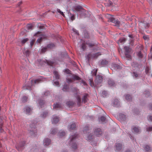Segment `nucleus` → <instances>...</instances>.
<instances>
[{
  "label": "nucleus",
  "mask_w": 152,
  "mask_h": 152,
  "mask_svg": "<svg viewBox=\"0 0 152 152\" xmlns=\"http://www.w3.org/2000/svg\"><path fill=\"white\" fill-rule=\"evenodd\" d=\"M44 78L42 76L39 77L37 79L34 80H31V81L29 82L25 85L23 86L24 89L31 90V87L35 84H38L44 80Z\"/></svg>",
  "instance_id": "1"
},
{
  "label": "nucleus",
  "mask_w": 152,
  "mask_h": 152,
  "mask_svg": "<svg viewBox=\"0 0 152 152\" xmlns=\"http://www.w3.org/2000/svg\"><path fill=\"white\" fill-rule=\"evenodd\" d=\"M77 135L75 134L72 136L70 138L69 144L72 148L76 149L77 148V145L75 142V140L77 138Z\"/></svg>",
  "instance_id": "2"
},
{
  "label": "nucleus",
  "mask_w": 152,
  "mask_h": 152,
  "mask_svg": "<svg viewBox=\"0 0 152 152\" xmlns=\"http://www.w3.org/2000/svg\"><path fill=\"white\" fill-rule=\"evenodd\" d=\"M106 17L108 18V21L112 22L115 24V26H119L120 22L118 19H115L113 17V16L109 14H107L106 15Z\"/></svg>",
  "instance_id": "3"
},
{
  "label": "nucleus",
  "mask_w": 152,
  "mask_h": 152,
  "mask_svg": "<svg viewBox=\"0 0 152 152\" xmlns=\"http://www.w3.org/2000/svg\"><path fill=\"white\" fill-rule=\"evenodd\" d=\"M28 131L31 136H35L37 132L35 124H30V127L28 129Z\"/></svg>",
  "instance_id": "4"
},
{
  "label": "nucleus",
  "mask_w": 152,
  "mask_h": 152,
  "mask_svg": "<svg viewBox=\"0 0 152 152\" xmlns=\"http://www.w3.org/2000/svg\"><path fill=\"white\" fill-rule=\"evenodd\" d=\"M34 36L38 37L39 36V38L37 39V43H40L43 39L46 38V36L44 35H41L40 32L38 31L35 33L34 35Z\"/></svg>",
  "instance_id": "5"
},
{
  "label": "nucleus",
  "mask_w": 152,
  "mask_h": 152,
  "mask_svg": "<svg viewBox=\"0 0 152 152\" xmlns=\"http://www.w3.org/2000/svg\"><path fill=\"white\" fill-rule=\"evenodd\" d=\"M139 25L140 28L142 29L148 28L150 24L146 21H142L139 22Z\"/></svg>",
  "instance_id": "6"
},
{
  "label": "nucleus",
  "mask_w": 152,
  "mask_h": 152,
  "mask_svg": "<svg viewBox=\"0 0 152 152\" xmlns=\"http://www.w3.org/2000/svg\"><path fill=\"white\" fill-rule=\"evenodd\" d=\"M26 143V141H22L20 142L19 144L16 146V149L19 151H22L24 148V146L25 145Z\"/></svg>",
  "instance_id": "7"
},
{
  "label": "nucleus",
  "mask_w": 152,
  "mask_h": 152,
  "mask_svg": "<svg viewBox=\"0 0 152 152\" xmlns=\"http://www.w3.org/2000/svg\"><path fill=\"white\" fill-rule=\"evenodd\" d=\"M99 120L102 122H104L107 123H113V120L109 117L107 118H106L104 116H102L100 117Z\"/></svg>",
  "instance_id": "8"
},
{
  "label": "nucleus",
  "mask_w": 152,
  "mask_h": 152,
  "mask_svg": "<svg viewBox=\"0 0 152 152\" xmlns=\"http://www.w3.org/2000/svg\"><path fill=\"white\" fill-rule=\"evenodd\" d=\"M101 55V54L99 53H91L88 55L87 57L89 60L91 59L96 58L99 56Z\"/></svg>",
  "instance_id": "9"
},
{
  "label": "nucleus",
  "mask_w": 152,
  "mask_h": 152,
  "mask_svg": "<svg viewBox=\"0 0 152 152\" xmlns=\"http://www.w3.org/2000/svg\"><path fill=\"white\" fill-rule=\"evenodd\" d=\"M102 133V131L100 128H95L94 130V134L97 137L100 136Z\"/></svg>",
  "instance_id": "10"
},
{
  "label": "nucleus",
  "mask_w": 152,
  "mask_h": 152,
  "mask_svg": "<svg viewBox=\"0 0 152 152\" xmlns=\"http://www.w3.org/2000/svg\"><path fill=\"white\" fill-rule=\"evenodd\" d=\"M74 9L76 11H81L84 12L83 14L86 15L88 13L87 12H86V10L83 9L82 6H78L75 7Z\"/></svg>",
  "instance_id": "11"
},
{
  "label": "nucleus",
  "mask_w": 152,
  "mask_h": 152,
  "mask_svg": "<svg viewBox=\"0 0 152 152\" xmlns=\"http://www.w3.org/2000/svg\"><path fill=\"white\" fill-rule=\"evenodd\" d=\"M115 151H120L122 149V144L121 143H116L115 144Z\"/></svg>",
  "instance_id": "12"
},
{
  "label": "nucleus",
  "mask_w": 152,
  "mask_h": 152,
  "mask_svg": "<svg viewBox=\"0 0 152 152\" xmlns=\"http://www.w3.org/2000/svg\"><path fill=\"white\" fill-rule=\"evenodd\" d=\"M102 77L99 75H97L96 76V79L95 80V82L96 84L97 85L101 83L102 81Z\"/></svg>",
  "instance_id": "13"
},
{
  "label": "nucleus",
  "mask_w": 152,
  "mask_h": 152,
  "mask_svg": "<svg viewBox=\"0 0 152 152\" xmlns=\"http://www.w3.org/2000/svg\"><path fill=\"white\" fill-rule=\"evenodd\" d=\"M108 63V61L107 60L105 59H103L101 60L99 65L101 67H103L107 65Z\"/></svg>",
  "instance_id": "14"
},
{
  "label": "nucleus",
  "mask_w": 152,
  "mask_h": 152,
  "mask_svg": "<svg viewBox=\"0 0 152 152\" xmlns=\"http://www.w3.org/2000/svg\"><path fill=\"white\" fill-rule=\"evenodd\" d=\"M91 129L92 128L91 127L87 125L84 127L83 132L84 133L87 134L88 133H89Z\"/></svg>",
  "instance_id": "15"
},
{
  "label": "nucleus",
  "mask_w": 152,
  "mask_h": 152,
  "mask_svg": "<svg viewBox=\"0 0 152 152\" xmlns=\"http://www.w3.org/2000/svg\"><path fill=\"white\" fill-rule=\"evenodd\" d=\"M88 95L87 94H83L82 98V102L84 103H86L88 100Z\"/></svg>",
  "instance_id": "16"
},
{
  "label": "nucleus",
  "mask_w": 152,
  "mask_h": 152,
  "mask_svg": "<svg viewBox=\"0 0 152 152\" xmlns=\"http://www.w3.org/2000/svg\"><path fill=\"white\" fill-rule=\"evenodd\" d=\"M118 120L120 121H125L126 119V116L122 114H120L118 116Z\"/></svg>",
  "instance_id": "17"
},
{
  "label": "nucleus",
  "mask_w": 152,
  "mask_h": 152,
  "mask_svg": "<svg viewBox=\"0 0 152 152\" xmlns=\"http://www.w3.org/2000/svg\"><path fill=\"white\" fill-rule=\"evenodd\" d=\"M24 112L27 115H29L31 113V109L28 106H26L24 108Z\"/></svg>",
  "instance_id": "18"
},
{
  "label": "nucleus",
  "mask_w": 152,
  "mask_h": 152,
  "mask_svg": "<svg viewBox=\"0 0 152 152\" xmlns=\"http://www.w3.org/2000/svg\"><path fill=\"white\" fill-rule=\"evenodd\" d=\"M66 134V132L64 131L61 130L58 133V135L60 138H62Z\"/></svg>",
  "instance_id": "19"
},
{
  "label": "nucleus",
  "mask_w": 152,
  "mask_h": 152,
  "mask_svg": "<svg viewBox=\"0 0 152 152\" xmlns=\"http://www.w3.org/2000/svg\"><path fill=\"white\" fill-rule=\"evenodd\" d=\"M132 66L134 70L138 69L139 68V65L136 62H133L132 64Z\"/></svg>",
  "instance_id": "20"
},
{
  "label": "nucleus",
  "mask_w": 152,
  "mask_h": 152,
  "mask_svg": "<svg viewBox=\"0 0 152 152\" xmlns=\"http://www.w3.org/2000/svg\"><path fill=\"white\" fill-rule=\"evenodd\" d=\"M58 129L57 128H52L50 131V135L51 134H55L57 133L58 132Z\"/></svg>",
  "instance_id": "21"
},
{
  "label": "nucleus",
  "mask_w": 152,
  "mask_h": 152,
  "mask_svg": "<svg viewBox=\"0 0 152 152\" xmlns=\"http://www.w3.org/2000/svg\"><path fill=\"white\" fill-rule=\"evenodd\" d=\"M94 138V136L92 134H90L87 136V140L89 141H92Z\"/></svg>",
  "instance_id": "22"
},
{
  "label": "nucleus",
  "mask_w": 152,
  "mask_h": 152,
  "mask_svg": "<svg viewBox=\"0 0 152 152\" xmlns=\"http://www.w3.org/2000/svg\"><path fill=\"white\" fill-rule=\"evenodd\" d=\"M126 41V39L125 38H121L118 40L117 43L118 44H123Z\"/></svg>",
  "instance_id": "23"
},
{
  "label": "nucleus",
  "mask_w": 152,
  "mask_h": 152,
  "mask_svg": "<svg viewBox=\"0 0 152 152\" xmlns=\"http://www.w3.org/2000/svg\"><path fill=\"white\" fill-rule=\"evenodd\" d=\"M38 102L39 105L40 106L41 108L42 107L43 105H44L45 103L44 101L43 100H39L38 101Z\"/></svg>",
  "instance_id": "24"
},
{
  "label": "nucleus",
  "mask_w": 152,
  "mask_h": 152,
  "mask_svg": "<svg viewBox=\"0 0 152 152\" xmlns=\"http://www.w3.org/2000/svg\"><path fill=\"white\" fill-rule=\"evenodd\" d=\"M59 121V118L57 116L54 115L53 116V121L54 123H58Z\"/></svg>",
  "instance_id": "25"
},
{
  "label": "nucleus",
  "mask_w": 152,
  "mask_h": 152,
  "mask_svg": "<svg viewBox=\"0 0 152 152\" xmlns=\"http://www.w3.org/2000/svg\"><path fill=\"white\" fill-rule=\"evenodd\" d=\"M72 78L74 80H80L81 78L78 76L75 75H72Z\"/></svg>",
  "instance_id": "26"
},
{
  "label": "nucleus",
  "mask_w": 152,
  "mask_h": 152,
  "mask_svg": "<svg viewBox=\"0 0 152 152\" xmlns=\"http://www.w3.org/2000/svg\"><path fill=\"white\" fill-rule=\"evenodd\" d=\"M108 84L110 86H113L114 85L115 83L113 80L109 79L108 80Z\"/></svg>",
  "instance_id": "27"
},
{
  "label": "nucleus",
  "mask_w": 152,
  "mask_h": 152,
  "mask_svg": "<svg viewBox=\"0 0 152 152\" xmlns=\"http://www.w3.org/2000/svg\"><path fill=\"white\" fill-rule=\"evenodd\" d=\"M112 66L115 69H119L121 68V67L120 65L115 64H113Z\"/></svg>",
  "instance_id": "28"
},
{
  "label": "nucleus",
  "mask_w": 152,
  "mask_h": 152,
  "mask_svg": "<svg viewBox=\"0 0 152 152\" xmlns=\"http://www.w3.org/2000/svg\"><path fill=\"white\" fill-rule=\"evenodd\" d=\"M47 46L46 47H42L41 53H44L47 50Z\"/></svg>",
  "instance_id": "29"
},
{
  "label": "nucleus",
  "mask_w": 152,
  "mask_h": 152,
  "mask_svg": "<svg viewBox=\"0 0 152 152\" xmlns=\"http://www.w3.org/2000/svg\"><path fill=\"white\" fill-rule=\"evenodd\" d=\"M144 148L146 152H149L151 151V147L148 145H146Z\"/></svg>",
  "instance_id": "30"
},
{
  "label": "nucleus",
  "mask_w": 152,
  "mask_h": 152,
  "mask_svg": "<svg viewBox=\"0 0 152 152\" xmlns=\"http://www.w3.org/2000/svg\"><path fill=\"white\" fill-rule=\"evenodd\" d=\"M133 130L136 133H138L140 132V129L138 127L134 126L132 128Z\"/></svg>",
  "instance_id": "31"
},
{
  "label": "nucleus",
  "mask_w": 152,
  "mask_h": 152,
  "mask_svg": "<svg viewBox=\"0 0 152 152\" xmlns=\"http://www.w3.org/2000/svg\"><path fill=\"white\" fill-rule=\"evenodd\" d=\"M124 48L125 51L126 53H129L130 51V49L129 47L125 46H124Z\"/></svg>",
  "instance_id": "32"
},
{
  "label": "nucleus",
  "mask_w": 152,
  "mask_h": 152,
  "mask_svg": "<svg viewBox=\"0 0 152 152\" xmlns=\"http://www.w3.org/2000/svg\"><path fill=\"white\" fill-rule=\"evenodd\" d=\"M76 128V124H71L70 126V127L69 128V130L70 131L74 130Z\"/></svg>",
  "instance_id": "33"
},
{
  "label": "nucleus",
  "mask_w": 152,
  "mask_h": 152,
  "mask_svg": "<svg viewBox=\"0 0 152 152\" xmlns=\"http://www.w3.org/2000/svg\"><path fill=\"white\" fill-rule=\"evenodd\" d=\"M76 98L77 101V104L79 106L81 105V100L80 96H77L76 97Z\"/></svg>",
  "instance_id": "34"
},
{
  "label": "nucleus",
  "mask_w": 152,
  "mask_h": 152,
  "mask_svg": "<svg viewBox=\"0 0 152 152\" xmlns=\"http://www.w3.org/2000/svg\"><path fill=\"white\" fill-rule=\"evenodd\" d=\"M119 104V101L117 99H115L113 102L114 106H117Z\"/></svg>",
  "instance_id": "35"
},
{
  "label": "nucleus",
  "mask_w": 152,
  "mask_h": 152,
  "mask_svg": "<svg viewBox=\"0 0 152 152\" xmlns=\"http://www.w3.org/2000/svg\"><path fill=\"white\" fill-rule=\"evenodd\" d=\"M53 74L55 75L56 78L57 79H59V75L58 72L54 71L53 72Z\"/></svg>",
  "instance_id": "36"
},
{
  "label": "nucleus",
  "mask_w": 152,
  "mask_h": 152,
  "mask_svg": "<svg viewBox=\"0 0 152 152\" xmlns=\"http://www.w3.org/2000/svg\"><path fill=\"white\" fill-rule=\"evenodd\" d=\"M125 98L128 101H131L132 99L131 96L129 95H127L126 96Z\"/></svg>",
  "instance_id": "37"
},
{
  "label": "nucleus",
  "mask_w": 152,
  "mask_h": 152,
  "mask_svg": "<svg viewBox=\"0 0 152 152\" xmlns=\"http://www.w3.org/2000/svg\"><path fill=\"white\" fill-rule=\"evenodd\" d=\"M48 95V91H44L43 93L42 94V96L44 98H47V96Z\"/></svg>",
  "instance_id": "38"
},
{
  "label": "nucleus",
  "mask_w": 152,
  "mask_h": 152,
  "mask_svg": "<svg viewBox=\"0 0 152 152\" xmlns=\"http://www.w3.org/2000/svg\"><path fill=\"white\" fill-rule=\"evenodd\" d=\"M68 89L69 86L66 85H64L62 90L64 91H68Z\"/></svg>",
  "instance_id": "39"
},
{
  "label": "nucleus",
  "mask_w": 152,
  "mask_h": 152,
  "mask_svg": "<svg viewBox=\"0 0 152 152\" xmlns=\"http://www.w3.org/2000/svg\"><path fill=\"white\" fill-rule=\"evenodd\" d=\"M55 46V45L53 43H50L48 44V49H52L54 48Z\"/></svg>",
  "instance_id": "40"
},
{
  "label": "nucleus",
  "mask_w": 152,
  "mask_h": 152,
  "mask_svg": "<svg viewBox=\"0 0 152 152\" xmlns=\"http://www.w3.org/2000/svg\"><path fill=\"white\" fill-rule=\"evenodd\" d=\"M129 37L131 38V42H130V43L132 45H134V44L133 43V36L132 35L129 34Z\"/></svg>",
  "instance_id": "41"
},
{
  "label": "nucleus",
  "mask_w": 152,
  "mask_h": 152,
  "mask_svg": "<svg viewBox=\"0 0 152 152\" xmlns=\"http://www.w3.org/2000/svg\"><path fill=\"white\" fill-rule=\"evenodd\" d=\"M43 144L44 146L47 147L48 145V138H45L43 141Z\"/></svg>",
  "instance_id": "42"
},
{
  "label": "nucleus",
  "mask_w": 152,
  "mask_h": 152,
  "mask_svg": "<svg viewBox=\"0 0 152 152\" xmlns=\"http://www.w3.org/2000/svg\"><path fill=\"white\" fill-rule=\"evenodd\" d=\"M85 42V41H84V42L81 45V47L82 49L84 50L86 48V45Z\"/></svg>",
  "instance_id": "43"
},
{
  "label": "nucleus",
  "mask_w": 152,
  "mask_h": 152,
  "mask_svg": "<svg viewBox=\"0 0 152 152\" xmlns=\"http://www.w3.org/2000/svg\"><path fill=\"white\" fill-rule=\"evenodd\" d=\"M61 107V105L59 104H56L54 105L53 107L54 108H60Z\"/></svg>",
  "instance_id": "44"
},
{
  "label": "nucleus",
  "mask_w": 152,
  "mask_h": 152,
  "mask_svg": "<svg viewBox=\"0 0 152 152\" xmlns=\"http://www.w3.org/2000/svg\"><path fill=\"white\" fill-rule=\"evenodd\" d=\"M133 112L134 115H138L140 113V111L137 109H134Z\"/></svg>",
  "instance_id": "45"
},
{
  "label": "nucleus",
  "mask_w": 152,
  "mask_h": 152,
  "mask_svg": "<svg viewBox=\"0 0 152 152\" xmlns=\"http://www.w3.org/2000/svg\"><path fill=\"white\" fill-rule=\"evenodd\" d=\"M75 104V102H67V105L69 106L70 107L73 106V105H74Z\"/></svg>",
  "instance_id": "46"
},
{
  "label": "nucleus",
  "mask_w": 152,
  "mask_h": 152,
  "mask_svg": "<svg viewBox=\"0 0 152 152\" xmlns=\"http://www.w3.org/2000/svg\"><path fill=\"white\" fill-rule=\"evenodd\" d=\"M86 44L88 45V46L91 48L94 46L95 45V44L94 43H86Z\"/></svg>",
  "instance_id": "47"
},
{
  "label": "nucleus",
  "mask_w": 152,
  "mask_h": 152,
  "mask_svg": "<svg viewBox=\"0 0 152 152\" xmlns=\"http://www.w3.org/2000/svg\"><path fill=\"white\" fill-rule=\"evenodd\" d=\"M28 40V38H25L23 39L21 41V43L22 44H25Z\"/></svg>",
  "instance_id": "48"
},
{
  "label": "nucleus",
  "mask_w": 152,
  "mask_h": 152,
  "mask_svg": "<svg viewBox=\"0 0 152 152\" xmlns=\"http://www.w3.org/2000/svg\"><path fill=\"white\" fill-rule=\"evenodd\" d=\"M57 11L58 13L62 15L63 17H65V15L63 12H61L60 9H58L57 10Z\"/></svg>",
  "instance_id": "49"
},
{
  "label": "nucleus",
  "mask_w": 152,
  "mask_h": 152,
  "mask_svg": "<svg viewBox=\"0 0 152 152\" xmlns=\"http://www.w3.org/2000/svg\"><path fill=\"white\" fill-rule=\"evenodd\" d=\"M27 97L26 96H24L22 98V101L23 102H26L27 101Z\"/></svg>",
  "instance_id": "50"
},
{
  "label": "nucleus",
  "mask_w": 152,
  "mask_h": 152,
  "mask_svg": "<svg viewBox=\"0 0 152 152\" xmlns=\"http://www.w3.org/2000/svg\"><path fill=\"white\" fill-rule=\"evenodd\" d=\"M23 53L27 56L29 55L30 52L29 50H27L26 51H23Z\"/></svg>",
  "instance_id": "51"
},
{
  "label": "nucleus",
  "mask_w": 152,
  "mask_h": 152,
  "mask_svg": "<svg viewBox=\"0 0 152 152\" xmlns=\"http://www.w3.org/2000/svg\"><path fill=\"white\" fill-rule=\"evenodd\" d=\"M149 57L151 58H152V45L151 47L150 52L149 54Z\"/></svg>",
  "instance_id": "52"
},
{
  "label": "nucleus",
  "mask_w": 152,
  "mask_h": 152,
  "mask_svg": "<svg viewBox=\"0 0 152 152\" xmlns=\"http://www.w3.org/2000/svg\"><path fill=\"white\" fill-rule=\"evenodd\" d=\"M47 112H43L42 114H41V116L42 118H45L47 116Z\"/></svg>",
  "instance_id": "53"
},
{
  "label": "nucleus",
  "mask_w": 152,
  "mask_h": 152,
  "mask_svg": "<svg viewBox=\"0 0 152 152\" xmlns=\"http://www.w3.org/2000/svg\"><path fill=\"white\" fill-rule=\"evenodd\" d=\"M27 28L28 30H31L32 28V26L31 24H28L27 25Z\"/></svg>",
  "instance_id": "54"
},
{
  "label": "nucleus",
  "mask_w": 152,
  "mask_h": 152,
  "mask_svg": "<svg viewBox=\"0 0 152 152\" xmlns=\"http://www.w3.org/2000/svg\"><path fill=\"white\" fill-rule=\"evenodd\" d=\"M102 94L104 97L106 96L107 95V91H103L102 93Z\"/></svg>",
  "instance_id": "55"
},
{
  "label": "nucleus",
  "mask_w": 152,
  "mask_h": 152,
  "mask_svg": "<svg viewBox=\"0 0 152 152\" xmlns=\"http://www.w3.org/2000/svg\"><path fill=\"white\" fill-rule=\"evenodd\" d=\"M65 72L67 74H71V71L69 70L68 69H66L65 70Z\"/></svg>",
  "instance_id": "56"
},
{
  "label": "nucleus",
  "mask_w": 152,
  "mask_h": 152,
  "mask_svg": "<svg viewBox=\"0 0 152 152\" xmlns=\"http://www.w3.org/2000/svg\"><path fill=\"white\" fill-rule=\"evenodd\" d=\"M148 120L152 121V115H149L148 117Z\"/></svg>",
  "instance_id": "57"
},
{
  "label": "nucleus",
  "mask_w": 152,
  "mask_h": 152,
  "mask_svg": "<svg viewBox=\"0 0 152 152\" xmlns=\"http://www.w3.org/2000/svg\"><path fill=\"white\" fill-rule=\"evenodd\" d=\"M138 56L139 57L141 58L142 57V54L141 51H139L138 53Z\"/></svg>",
  "instance_id": "58"
},
{
  "label": "nucleus",
  "mask_w": 152,
  "mask_h": 152,
  "mask_svg": "<svg viewBox=\"0 0 152 152\" xmlns=\"http://www.w3.org/2000/svg\"><path fill=\"white\" fill-rule=\"evenodd\" d=\"M48 65H50V68L51 67H52L53 66V63H52L50 61H49L48 60Z\"/></svg>",
  "instance_id": "59"
},
{
  "label": "nucleus",
  "mask_w": 152,
  "mask_h": 152,
  "mask_svg": "<svg viewBox=\"0 0 152 152\" xmlns=\"http://www.w3.org/2000/svg\"><path fill=\"white\" fill-rule=\"evenodd\" d=\"M146 131L148 132L152 131V127H149L147 128Z\"/></svg>",
  "instance_id": "60"
},
{
  "label": "nucleus",
  "mask_w": 152,
  "mask_h": 152,
  "mask_svg": "<svg viewBox=\"0 0 152 152\" xmlns=\"http://www.w3.org/2000/svg\"><path fill=\"white\" fill-rule=\"evenodd\" d=\"M150 69L148 67H147L145 69V72L146 74H148L149 72Z\"/></svg>",
  "instance_id": "61"
},
{
  "label": "nucleus",
  "mask_w": 152,
  "mask_h": 152,
  "mask_svg": "<svg viewBox=\"0 0 152 152\" xmlns=\"http://www.w3.org/2000/svg\"><path fill=\"white\" fill-rule=\"evenodd\" d=\"M133 75L135 78H137L139 76V75L135 72H133Z\"/></svg>",
  "instance_id": "62"
},
{
  "label": "nucleus",
  "mask_w": 152,
  "mask_h": 152,
  "mask_svg": "<svg viewBox=\"0 0 152 152\" xmlns=\"http://www.w3.org/2000/svg\"><path fill=\"white\" fill-rule=\"evenodd\" d=\"M90 86H91L92 87H93V86H94V83L93 82V80H90Z\"/></svg>",
  "instance_id": "63"
},
{
  "label": "nucleus",
  "mask_w": 152,
  "mask_h": 152,
  "mask_svg": "<svg viewBox=\"0 0 152 152\" xmlns=\"http://www.w3.org/2000/svg\"><path fill=\"white\" fill-rule=\"evenodd\" d=\"M66 81L67 83H69L72 82V80L71 79L67 78L66 79Z\"/></svg>",
  "instance_id": "64"
}]
</instances>
